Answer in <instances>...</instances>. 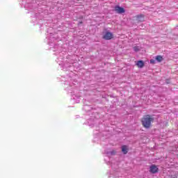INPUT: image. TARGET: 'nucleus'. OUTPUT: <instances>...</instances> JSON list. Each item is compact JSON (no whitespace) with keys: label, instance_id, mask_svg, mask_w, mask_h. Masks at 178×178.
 I'll return each mask as SVG.
<instances>
[{"label":"nucleus","instance_id":"obj_1","mask_svg":"<svg viewBox=\"0 0 178 178\" xmlns=\"http://www.w3.org/2000/svg\"><path fill=\"white\" fill-rule=\"evenodd\" d=\"M154 122V118L151 115H145L141 120L142 126L145 129H151L152 122Z\"/></svg>","mask_w":178,"mask_h":178},{"label":"nucleus","instance_id":"obj_2","mask_svg":"<svg viewBox=\"0 0 178 178\" xmlns=\"http://www.w3.org/2000/svg\"><path fill=\"white\" fill-rule=\"evenodd\" d=\"M113 38V33L109 31H106L105 34L103 35V39L106 41H109V40H112Z\"/></svg>","mask_w":178,"mask_h":178},{"label":"nucleus","instance_id":"obj_3","mask_svg":"<svg viewBox=\"0 0 178 178\" xmlns=\"http://www.w3.org/2000/svg\"><path fill=\"white\" fill-rule=\"evenodd\" d=\"M159 171V168H158V167L155 165H152L149 167V172L153 175H155V173H158Z\"/></svg>","mask_w":178,"mask_h":178},{"label":"nucleus","instance_id":"obj_4","mask_svg":"<svg viewBox=\"0 0 178 178\" xmlns=\"http://www.w3.org/2000/svg\"><path fill=\"white\" fill-rule=\"evenodd\" d=\"M115 10L117 12V13H119L120 15H122V13H124L126 12V10L123 7H121L120 6H115Z\"/></svg>","mask_w":178,"mask_h":178},{"label":"nucleus","instance_id":"obj_5","mask_svg":"<svg viewBox=\"0 0 178 178\" xmlns=\"http://www.w3.org/2000/svg\"><path fill=\"white\" fill-rule=\"evenodd\" d=\"M145 63L143 61V60H138L136 63V66L140 69H143L144 67Z\"/></svg>","mask_w":178,"mask_h":178},{"label":"nucleus","instance_id":"obj_6","mask_svg":"<svg viewBox=\"0 0 178 178\" xmlns=\"http://www.w3.org/2000/svg\"><path fill=\"white\" fill-rule=\"evenodd\" d=\"M104 154H106V155H107L108 156H112L113 155H115L116 152H115V150H112L111 152L108 150H105Z\"/></svg>","mask_w":178,"mask_h":178},{"label":"nucleus","instance_id":"obj_7","mask_svg":"<svg viewBox=\"0 0 178 178\" xmlns=\"http://www.w3.org/2000/svg\"><path fill=\"white\" fill-rule=\"evenodd\" d=\"M122 149V152L126 155V154H127V152H129V148L127 147V145H122L121 147Z\"/></svg>","mask_w":178,"mask_h":178},{"label":"nucleus","instance_id":"obj_8","mask_svg":"<svg viewBox=\"0 0 178 178\" xmlns=\"http://www.w3.org/2000/svg\"><path fill=\"white\" fill-rule=\"evenodd\" d=\"M136 20L138 22H144V15H137Z\"/></svg>","mask_w":178,"mask_h":178},{"label":"nucleus","instance_id":"obj_9","mask_svg":"<svg viewBox=\"0 0 178 178\" xmlns=\"http://www.w3.org/2000/svg\"><path fill=\"white\" fill-rule=\"evenodd\" d=\"M156 60L157 62H162V60H163V57H162V56H156Z\"/></svg>","mask_w":178,"mask_h":178},{"label":"nucleus","instance_id":"obj_10","mask_svg":"<svg viewBox=\"0 0 178 178\" xmlns=\"http://www.w3.org/2000/svg\"><path fill=\"white\" fill-rule=\"evenodd\" d=\"M133 49L135 52H138V51H140V47L138 46H135L133 47Z\"/></svg>","mask_w":178,"mask_h":178},{"label":"nucleus","instance_id":"obj_11","mask_svg":"<svg viewBox=\"0 0 178 178\" xmlns=\"http://www.w3.org/2000/svg\"><path fill=\"white\" fill-rule=\"evenodd\" d=\"M150 63H151L152 65H155V63H156L155 60L151 59V60H150Z\"/></svg>","mask_w":178,"mask_h":178},{"label":"nucleus","instance_id":"obj_12","mask_svg":"<svg viewBox=\"0 0 178 178\" xmlns=\"http://www.w3.org/2000/svg\"><path fill=\"white\" fill-rule=\"evenodd\" d=\"M90 127H94V126H95V124H90Z\"/></svg>","mask_w":178,"mask_h":178},{"label":"nucleus","instance_id":"obj_13","mask_svg":"<svg viewBox=\"0 0 178 178\" xmlns=\"http://www.w3.org/2000/svg\"><path fill=\"white\" fill-rule=\"evenodd\" d=\"M167 84H169V80H166Z\"/></svg>","mask_w":178,"mask_h":178},{"label":"nucleus","instance_id":"obj_14","mask_svg":"<svg viewBox=\"0 0 178 178\" xmlns=\"http://www.w3.org/2000/svg\"><path fill=\"white\" fill-rule=\"evenodd\" d=\"M82 23H83V22H79V25H80V24H82Z\"/></svg>","mask_w":178,"mask_h":178},{"label":"nucleus","instance_id":"obj_15","mask_svg":"<svg viewBox=\"0 0 178 178\" xmlns=\"http://www.w3.org/2000/svg\"><path fill=\"white\" fill-rule=\"evenodd\" d=\"M88 108V106H85V108Z\"/></svg>","mask_w":178,"mask_h":178}]
</instances>
